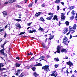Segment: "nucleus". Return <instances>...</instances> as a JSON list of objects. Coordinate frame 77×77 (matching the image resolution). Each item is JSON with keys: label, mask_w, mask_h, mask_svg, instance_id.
I'll return each instance as SVG.
<instances>
[{"label": "nucleus", "mask_w": 77, "mask_h": 77, "mask_svg": "<svg viewBox=\"0 0 77 77\" xmlns=\"http://www.w3.org/2000/svg\"><path fill=\"white\" fill-rule=\"evenodd\" d=\"M61 48L60 47V46L58 45L57 46V50L56 51V52L58 53H60V50L61 49Z\"/></svg>", "instance_id": "7"}, {"label": "nucleus", "mask_w": 77, "mask_h": 77, "mask_svg": "<svg viewBox=\"0 0 77 77\" xmlns=\"http://www.w3.org/2000/svg\"><path fill=\"white\" fill-rule=\"evenodd\" d=\"M61 14L62 15L61 16V19L65 20L66 18V17L64 16L65 14L61 13Z\"/></svg>", "instance_id": "9"}, {"label": "nucleus", "mask_w": 77, "mask_h": 77, "mask_svg": "<svg viewBox=\"0 0 77 77\" xmlns=\"http://www.w3.org/2000/svg\"><path fill=\"white\" fill-rule=\"evenodd\" d=\"M69 29H70V31H73V29H72V27L71 26H69Z\"/></svg>", "instance_id": "34"}, {"label": "nucleus", "mask_w": 77, "mask_h": 77, "mask_svg": "<svg viewBox=\"0 0 77 77\" xmlns=\"http://www.w3.org/2000/svg\"><path fill=\"white\" fill-rule=\"evenodd\" d=\"M73 18H74V17L73 16H72L71 17H70V19L71 20H73Z\"/></svg>", "instance_id": "46"}, {"label": "nucleus", "mask_w": 77, "mask_h": 77, "mask_svg": "<svg viewBox=\"0 0 77 77\" xmlns=\"http://www.w3.org/2000/svg\"><path fill=\"white\" fill-rule=\"evenodd\" d=\"M61 3L63 5L65 4V3L63 2H61Z\"/></svg>", "instance_id": "59"}, {"label": "nucleus", "mask_w": 77, "mask_h": 77, "mask_svg": "<svg viewBox=\"0 0 77 77\" xmlns=\"http://www.w3.org/2000/svg\"><path fill=\"white\" fill-rule=\"evenodd\" d=\"M72 38V35L71 34L70 35L69 39H71Z\"/></svg>", "instance_id": "52"}, {"label": "nucleus", "mask_w": 77, "mask_h": 77, "mask_svg": "<svg viewBox=\"0 0 77 77\" xmlns=\"http://www.w3.org/2000/svg\"><path fill=\"white\" fill-rule=\"evenodd\" d=\"M61 24V23H60V21L59 22V24H58V26H60Z\"/></svg>", "instance_id": "48"}, {"label": "nucleus", "mask_w": 77, "mask_h": 77, "mask_svg": "<svg viewBox=\"0 0 77 77\" xmlns=\"http://www.w3.org/2000/svg\"><path fill=\"white\" fill-rule=\"evenodd\" d=\"M60 0H56L54 1L55 3L58 4L60 2Z\"/></svg>", "instance_id": "23"}, {"label": "nucleus", "mask_w": 77, "mask_h": 77, "mask_svg": "<svg viewBox=\"0 0 77 77\" xmlns=\"http://www.w3.org/2000/svg\"><path fill=\"white\" fill-rule=\"evenodd\" d=\"M34 58V57H32L31 59H30V60H32Z\"/></svg>", "instance_id": "56"}, {"label": "nucleus", "mask_w": 77, "mask_h": 77, "mask_svg": "<svg viewBox=\"0 0 77 77\" xmlns=\"http://www.w3.org/2000/svg\"><path fill=\"white\" fill-rule=\"evenodd\" d=\"M32 23V22L29 23H27V25H28L29 26H30V25H31V24Z\"/></svg>", "instance_id": "43"}, {"label": "nucleus", "mask_w": 77, "mask_h": 77, "mask_svg": "<svg viewBox=\"0 0 77 77\" xmlns=\"http://www.w3.org/2000/svg\"><path fill=\"white\" fill-rule=\"evenodd\" d=\"M45 6V4H43L42 5V7L44 8Z\"/></svg>", "instance_id": "41"}, {"label": "nucleus", "mask_w": 77, "mask_h": 77, "mask_svg": "<svg viewBox=\"0 0 77 77\" xmlns=\"http://www.w3.org/2000/svg\"><path fill=\"white\" fill-rule=\"evenodd\" d=\"M31 69L33 71H35V70L36 69V67H32Z\"/></svg>", "instance_id": "27"}, {"label": "nucleus", "mask_w": 77, "mask_h": 77, "mask_svg": "<svg viewBox=\"0 0 77 77\" xmlns=\"http://www.w3.org/2000/svg\"><path fill=\"white\" fill-rule=\"evenodd\" d=\"M14 20L16 21H17L18 22L22 21L20 19H15Z\"/></svg>", "instance_id": "24"}, {"label": "nucleus", "mask_w": 77, "mask_h": 77, "mask_svg": "<svg viewBox=\"0 0 77 77\" xmlns=\"http://www.w3.org/2000/svg\"><path fill=\"white\" fill-rule=\"evenodd\" d=\"M0 52L1 53V54L2 55H4V51H3V49H1L0 51Z\"/></svg>", "instance_id": "21"}, {"label": "nucleus", "mask_w": 77, "mask_h": 77, "mask_svg": "<svg viewBox=\"0 0 77 77\" xmlns=\"http://www.w3.org/2000/svg\"><path fill=\"white\" fill-rule=\"evenodd\" d=\"M5 45V44H3V45H1V47L3 48H4V45Z\"/></svg>", "instance_id": "33"}, {"label": "nucleus", "mask_w": 77, "mask_h": 77, "mask_svg": "<svg viewBox=\"0 0 77 77\" xmlns=\"http://www.w3.org/2000/svg\"><path fill=\"white\" fill-rule=\"evenodd\" d=\"M57 11H58L60 9V8H59V5H57Z\"/></svg>", "instance_id": "39"}, {"label": "nucleus", "mask_w": 77, "mask_h": 77, "mask_svg": "<svg viewBox=\"0 0 77 77\" xmlns=\"http://www.w3.org/2000/svg\"><path fill=\"white\" fill-rule=\"evenodd\" d=\"M57 17V16L56 15H54L53 18L54 21L55 20H56V19Z\"/></svg>", "instance_id": "25"}, {"label": "nucleus", "mask_w": 77, "mask_h": 77, "mask_svg": "<svg viewBox=\"0 0 77 77\" xmlns=\"http://www.w3.org/2000/svg\"><path fill=\"white\" fill-rule=\"evenodd\" d=\"M7 35V34L6 33H5L4 35V38L6 37Z\"/></svg>", "instance_id": "60"}, {"label": "nucleus", "mask_w": 77, "mask_h": 77, "mask_svg": "<svg viewBox=\"0 0 77 77\" xmlns=\"http://www.w3.org/2000/svg\"><path fill=\"white\" fill-rule=\"evenodd\" d=\"M48 14L49 15H51V16H50L49 17H47L46 19L48 20H51L53 17L54 16L53 13H49Z\"/></svg>", "instance_id": "2"}, {"label": "nucleus", "mask_w": 77, "mask_h": 77, "mask_svg": "<svg viewBox=\"0 0 77 77\" xmlns=\"http://www.w3.org/2000/svg\"><path fill=\"white\" fill-rule=\"evenodd\" d=\"M21 61H20L18 62H17L15 64V65L16 66V67H19L21 65Z\"/></svg>", "instance_id": "6"}, {"label": "nucleus", "mask_w": 77, "mask_h": 77, "mask_svg": "<svg viewBox=\"0 0 77 77\" xmlns=\"http://www.w3.org/2000/svg\"><path fill=\"white\" fill-rule=\"evenodd\" d=\"M75 20H77V16H75Z\"/></svg>", "instance_id": "63"}, {"label": "nucleus", "mask_w": 77, "mask_h": 77, "mask_svg": "<svg viewBox=\"0 0 77 77\" xmlns=\"http://www.w3.org/2000/svg\"><path fill=\"white\" fill-rule=\"evenodd\" d=\"M9 42L8 41H5V43H4L5 45L7 43V42Z\"/></svg>", "instance_id": "49"}, {"label": "nucleus", "mask_w": 77, "mask_h": 77, "mask_svg": "<svg viewBox=\"0 0 77 77\" xmlns=\"http://www.w3.org/2000/svg\"><path fill=\"white\" fill-rule=\"evenodd\" d=\"M4 65L3 64V63H0V71L2 72V71L5 70V69L4 68V67H3Z\"/></svg>", "instance_id": "4"}, {"label": "nucleus", "mask_w": 77, "mask_h": 77, "mask_svg": "<svg viewBox=\"0 0 77 77\" xmlns=\"http://www.w3.org/2000/svg\"><path fill=\"white\" fill-rule=\"evenodd\" d=\"M8 24H7L5 26V28L6 29L8 27Z\"/></svg>", "instance_id": "55"}, {"label": "nucleus", "mask_w": 77, "mask_h": 77, "mask_svg": "<svg viewBox=\"0 0 77 77\" xmlns=\"http://www.w3.org/2000/svg\"><path fill=\"white\" fill-rule=\"evenodd\" d=\"M42 45L43 46V48H45V45L44 44V43H42Z\"/></svg>", "instance_id": "31"}, {"label": "nucleus", "mask_w": 77, "mask_h": 77, "mask_svg": "<svg viewBox=\"0 0 77 77\" xmlns=\"http://www.w3.org/2000/svg\"><path fill=\"white\" fill-rule=\"evenodd\" d=\"M29 33H33V30H30V31L29 32Z\"/></svg>", "instance_id": "50"}, {"label": "nucleus", "mask_w": 77, "mask_h": 77, "mask_svg": "<svg viewBox=\"0 0 77 77\" xmlns=\"http://www.w3.org/2000/svg\"><path fill=\"white\" fill-rule=\"evenodd\" d=\"M16 28L17 29L19 28V29H20L21 28V27L20 24L17 23L16 24Z\"/></svg>", "instance_id": "10"}, {"label": "nucleus", "mask_w": 77, "mask_h": 77, "mask_svg": "<svg viewBox=\"0 0 77 77\" xmlns=\"http://www.w3.org/2000/svg\"><path fill=\"white\" fill-rule=\"evenodd\" d=\"M49 65H45L42 67V69H44L46 72H48V71H50V70L49 68Z\"/></svg>", "instance_id": "1"}, {"label": "nucleus", "mask_w": 77, "mask_h": 77, "mask_svg": "<svg viewBox=\"0 0 77 77\" xmlns=\"http://www.w3.org/2000/svg\"><path fill=\"white\" fill-rule=\"evenodd\" d=\"M61 51L62 53H64L65 54H66L67 52V51L66 49L63 48L61 49Z\"/></svg>", "instance_id": "8"}, {"label": "nucleus", "mask_w": 77, "mask_h": 77, "mask_svg": "<svg viewBox=\"0 0 77 77\" xmlns=\"http://www.w3.org/2000/svg\"><path fill=\"white\" fill-rule=\"evenodd\" d=\"M2 38H0V42H1L2 41Z\"/></svg>", "instance_id": "61"}, {"label": "nucleus", "mask_w": 77, "mask_h": 77, "mask_svg": "<svg viewBox=\"0 0 77 77\" xmlns=\"http://www.w3.org/2000/svg\"><path fill=\"white\" fill-rule=\"evenodd\" d=\"M54 35H50V37L49 38V40H51L52 39H53L54 37Z\"/></svg>", "instance_id": "19"}, {"label": "nucleus", "mask_w": 77, "mask_h": 77, "mask_svg": "<svg viewBox=\"0 0 77 77\" xmlns=\"http://www.w3.org/2000/svg\"><path fill=\"white\" fill-rule=\"evenodd\" d=\"M22 71V70H20L18 69V70H17V71L18 72L20 73V71Z\"/></svg>", "instance_id": "47"}, {"label": "nucleus", "mask_w": 77, "mask_h": 77, "mask_svg": "<svg viewBox=\"0 0 77 77\" xmlns=\"http://www.w3.org/2000/svg\"><path fill=\"white\" fill-rule=\"evenodd\" d=\"M54 66H55V68H57V67H58V65L57 64L55 65H54Z\"/></svg>", "instance_id": "44"}, {"label": "nucleus", "mask_w": 77, "mask_h": 77, "mask_svg": "<svg viewBox=\"0 0 77 77\" xmlns=\"http://www.w3.org/2000/svg\"><path fill=\"white\" fill-rule=\"evenodd\" d=\"M4 30V29H0V32H2L3 30Z\"/></svg>", "instance_id": "51"}, {"label": "nucleus", "mask_w": 77, "mask_h": 77, "mask_svg": "<svg viewBox=\"0 0 77 77\" xmlns=\"http://www.w3.org/2000/svg\"><path fill=\"white\" fill-rule=\"evenodd\" d=\"M4 55L5 56V57H7V55L6 54H5V53H4Z\"/></svg>", "instance_id": "54"}, {"label": "nucleus", "mask_w": 77, "mask_h": 77, "mask_svg": "<svg viewBox=\"0 0 77 77\" xmlns=\"http://www.w3.org/2000/svg\"><path fill=\"white\" fill-rule=\"evenodd\" d=\"M33 55V53H31V52H30L29 53H29H28V54H27V55L28 56H29V55Z\"/></svg>", "instance_id": "28"}, {"label": "nucleus", "mask_w": 77, "mask_h": 77, "mask_svg": "<svg viewBox=\"0 0 77 77\" xmlns=\"http://www.w3.org/2000/svg\"><path fill=\"white\" fill-rule=\"evenodd\" d=\"M2 13L3 14V15L5 16H6L7 15V13L6 11H4L2 12Z\"/></svg>", "instance_id": "16"}, {"label": "nucleus", "mask_w": 77, "mask_h": 77, "mask_svg": "<svg viewBox=\"0 0 77 77\" xmlns=\"http://www.w3.org/2000/svg\"><path fill=\"white\" fill-rule=\"evenodd\" d=\"M17 7L18 8H22V7H21V6L18 5H17Z\"/></svg>", "instance_id": "37"}, {"label": "nucleus", "mask_w": 77, "mask_h": 77, "mask_svg": "<svg viewBox=\"0 0 77 77\" xmlns=\"http://www.w3.org/2000/svg\"><path fill=\"white\" fill-rule=\"evenodd\" d=\"M73 26L75 27L76 28V27L77 26L75 24H74Z\"/></svg>", "instance_id": "57"}, {"label": "nucleus", "mask_w": 77, "mask_h": 77, "mask_svg": "<svg viewBox=\"0 0 77 77\" xmlns=\"http://www.w3.org/2000/svg\"><path fill=\"white\" fill-rule=\"evenodd\" d=\"M66 64L69 66V68L73 66V63L71 62L70 60L68 62H66Z\"/></svg>", "instance_id": "5"}, {"label": "nucleus", "mask_w": 77, "mask_h": 77, "mask_svg": "<svg viewBox=\"0 0 77 77\" xmlns=\"http://www.w3.org/2000/svg\"><path fill=\"white\" fill-rule=\"evenodd\" d=\"M72 14L73 15H75V11H74L73 10L72 11V12H71Z\"/></svg>", "instance_id": "30"}, {"label": "nucleus", "mask_w": 77, "mask_h": 77, "mask_svg": "<svg viewBox=\"0 0 77 77\" xmlns=\"http://www.w3.org/2000/svg\"><path fill=\"white\" fill-rule=\"evenodd\" d=\"M71 77H74V75L73 74V75H72V76H71Z\"/></svg>", "instance_id": "64"}, {"label": "nucleus", "mask_w": 77, "mask_h": 77, "mask_svg": "<svg viewBox=\"0 0 77 77\" xmlns=\"http://www.w3.org/2000/svg\"><path fill=\"white\" fill-rule=\"evenodd\" d=\"M26 68L27 69H28L30 68V67L29 66H26Z\"/></svg>", "instance_id": "40"}, {"label": "nucleus", "mask_w": 77, "mask_h": 77, "mask_svg": "<svg viewBox=\"0 0 77 77\" xmlns=\"http://www.w3.org/2000/svg\"><path fill=\"white\" fill-rule=\"evenodd\" d=\"M32 31H33V32H34L35 33V32H36V30L35 29H34V30H32Z\"/></svg>", "instance_id": "58"}, {"label": "nucleus", "mask_w": 77, "mask_h": 77, "mask_svg": "<svg viewBox=\"0 0 77 77\" xmlns=\"http://www.w3.org/2000/svg\"><path fill=\"white\" fill-rule=\"evenodd\" d=\"M39 31H42L44 30V29L42 28V27H40V28L38 29Z\"/></svg>", "instance_id": "29"}, {"label": "nucleus", "mask_w": 77, "mask_h": 77, "mask_svg": "<svg viewBox=\"0 0 77 77\" xmlns=\"http://www.w3.org/2000/svg\"><path fill=\"white\" fill-rule=\"evenodd\" d=\"M72 29H73V31L75 30L76 28L73 26V27H72Z\"/></svg>", "instance_id": "38"}, {"label": "nucleus", "mask_w": 77, "mask_h": 77, "mask_svg": "<svg viewBox=\"0 0 77 77\" xmlns=\"http://www.w3.org/2000/svg\"><path fill=\"white\" fill-rule=\"evenodd\" d=\"M39 20L41 22H43L45 21V20L44 19V17H42L40 18L39 19Z\"/></svg>", "instance_id": "11"}, {"label": "nucleus", "mask_w": 77, "mask_h": 77, "mask_svg": "<svg viewBox=\"0 0 77 77\" xmlns=\"http://www.w3.org/2000/svg\"><path fill=\"white\" fill-rule=\"evenodd\" d=\"M33 75L35 76V77H38L39 74H37L36 72H34L33 73Z\"/></svg>", "instance_id": "14"}, {"label": "nucleus", "mask_w": 77, "mask_h": 77, "mask_svg": "<svg viewBox=\"0 0 77 77\" xmlns=\"http://www.w3.org/2000/svg\"><path fill=\"white\" fill-rule=\"evenodd\" d=\"M68 38L66 36H64V38L63 39V43L64 44L66 45L67 44V43L68 42Z\"/></svg>", "instance_id": "3"}, {"label": "nucleus", "mask_w": 77, "mask_h": 77, "mask_svg": "<svg viewBox=\"0 0 77 77\" xmlns=\"http://www.w3.org/2000/svg\"><path fill=\"white\" fill-rule=\"evenodd\" d=\"M70 32H71L70 31H69V32L67 33H66V35H69L70 34Z\"/></svg>", "instance_id": "42"}, {"label": "nucleus", "mask_w": 77, "mask_h": 77, "mask_svg": "<svg viewBox=\"0 0 77 77\" xmlns=\"http://www.w3.org/2000/svg\"><path fill=\"white\" fill-rule=\"evenodd\" d=\"M15 75H18V72L16 73Z\"/></svg>", "instance_id": "62"}, {"label": "nucleus", "mask_w": 77, "mask_h": 77, "mask_svg": "<svg viewBox=\"0 0 77 77\" xmlns=\"http://www.w3.org/2000/svg\"><path fill=\"white\" fill-rule=\"evenodd\" d=\"M26 33V32H21L19 34V35H23L24 34Z\"/></svg>", "instance_id": "35"}, {"label": "nucleus", "mask_w": 77, "mask_h": 77, "mask_svg": "<svg viewBox=\"0 0 77 77\" xmlns=\"http://www.w3.org/2000/svg\"><path fill=\"white\" fill-rule=\"evenodd\" d=\"M54 60H55V62H58V61H59L60 60H59V58H58V57H57V58H54Z\"/></svg>", "instance_id": "26"}, {"label": "nucleus", "mask_w": 77, "mask_h": 77, "mask_svg": "<svg viewBox=\"0 0 77 77\" xmlns=\"http://www.w3.org/2000/svg\"><path fill=\"white\" fill-rule=\"evenodd\" d=\"M53 76H54L55 77H57V74H56L55 75L54 73H53Z\"/></svg>", "instance_id": "32"}, {"label": "nucleus", "mask_w": 77, "mask_h": 77, "mask_svg": "<svg viewBox=\"0 0 77 77\" xmlns=\"http://www.w3.org/2000/svg\"><path fill=\"white\" fill-rule=\"evenodd\" d=\"M16 59H18V60H19L20 59V57H17L16 58Z\"/></svg>", "instance_id": "53"}, {"label": "nucleus", "mask_w": 77, "mask_h": 77, "mask_svg": "<svg viewBox=\"0 0 77 77\" xmlns=\"http://www.w3.org/2000/svg\"><path fill=\"white\" fill-rule=\"evenodd\" d=\"M69 8L70 10H72L74 8L73 6H71V7H69Z\"/></svg>", "instance_id": "36"}, {"label": "nucleus", "mask_w": 77, "mask_h": 77, "mask_svg": "<svg viewBox=\"0 0 77 77\" xmlns=\"http://www.w3.org/2000/svg\"><path fill=\"white\" fill-rule=\"evenodd\" d=\"M68 28H66L65 29H64L63 31V34H66L67 31H68Z\"/></svg>", "instance_id": "12"}, {"label": "nucleus", "mask_w": 77, "mask_h": 77, "mask_svg": "<svg viewBox=\"0 0 77 77\" xmlns=\"http://www.w3.org/2000/svg\"><path fill=\"white\" fill-rule=\"evenodd\" d=\"M24 75H25L24 73V72H23L21 73L20 75L19 76V77H23Z\"/></svg>", "instance_id": "20"}, {"label": "nucleus", "mask_w": 77, "mask_h": 77, "mask_svg": "<svg viewBox=\"0 0 77 77\" xmlns=\"http://www.w3.org/2000/svg\"><path fill=\"white\" fill-rule=\"evenodd\" d=\"M65 23H66V26H69V23L68 21H66V22H65Z\"/></svg>", "instance_id": "22"}, {"label": "nucleus", "mask_w": 77, "mask_h": 77, "mask_svg": "<svg viewBox=\"0 0 77 77\" xmlns=\"http://www.w3.org/2000/svg\"><path fill=\"white\" fill-rule=\"evenodd\" d=\"M41 58H42V59L45 58V56L43 57V56H41Z\"/></svg>", "instance_id": "45"}, {"label": "nucleus", "mask_w": 77, "mask_h": 77, "mask_svg": "<svg viewBox=\"0 0 77 77\" xmlns=\"http://www.w3.org/2000/svg\"><path fill=\"white\" fill-rule=\"evenodd\" d=\"M42 66V64L40 63H38L37 64H35L33 66Z\"/></svg>", "instance_id": "15"}, {"label": "nucleus", "mask_w": 77, "mask_h": 77, "mask_svg": "<svg viewBox=\"0 0 77 77\" xmlns=\"http://www.w3.org/2000/svg\"><path fill=\"white\" fill-rule=\"evenodd\" d=\"M42 14V12H39L38 13H36V14L35 15V17H38L41 14Z\"/></svg>", "instance_id": "13"}, {"label": "nucleus", "mask_w": 77, "mask_h": 77, "mask_svg": "<svg viewBox=\"0 0 77 77\" xmlns=\"http://www.w3.org/2000/svg\"><path fill=\"white\" fill-rule=\"evenodd\" d=\"M33 3V2L31 3L30 4H29L28 6V7L29 8H31L32 6V5Z\"/></svg>", "instance_id": "18"}, {"label": "nucleus", "mask_w": 77, "mask_h": 77, "mask_svg": "<svg viewBox=\"0 0 77 77\" xmlns=\"http://www.w3.org/2000/svg\"><path fill=\"white\" fill-rule=\"evenodd\" d=\"M16 0H10L8 1V2H9V3H12L16 1Z\"/></svg>", "instance_id": "17"}]
</instances>
